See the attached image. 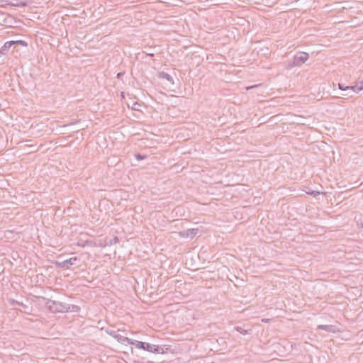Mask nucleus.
<instances>
[{
  "mask_svg": "<svg viewBox=\"0 0 363 363\" xmlns=\"http://www.w3.org/2000/svg\"><path fill=\"white\" fill-rule=\"evenodd\" d=\"M3 54V49H0V55Z\"/></svg>",
  "mask_w": 363,
  "mask_h": 363,
  "instance_id": "393cba45",
  "label": "nucleus"
},
{
  "mask_svg": "<svg viewBox=\"0 0 363 363\" xmlns=\"http://www.w3.org/2000/svg\"><path fill=\"white\" fill-rule=\"evenodd\" d=\"M362 89H363V82H361L359 86L357 87V91H362Z\"/></svg>",
  "mask_w": 363,
  "mask_h": 363,
  "instance_id": "a211bd4d",
  "label": "nucleus"
},
{
  "mask_svg": "<svg viewBox=\"0 0 363 363\" xmlns=\"http://www.w3.org/2000/svg\"><path fill=\"white\" fill-rule=\"evenodd\" d=\"M309 57L308 53L304 52H299L294 57V65L301 66L302 64L306 62Z\"/></svg>",
  "mask_w": 363,
  "mask_h": 363,
  "instance_id": "39448f33",
  "label": "nucleus"
},
{
  "mask_svg": "<svg viewBox=\"0 0 363 363\" xmlns=\"http://www.w3.org/2000/svg\"><path fill=\"white\" fill-rule=\"evenodd\" d=\"M9 303L11 306H21V307L24 309L23 311V313H25L26 314H31V308H29L28 306H26V304H24L22 302H19L16 300H14V299H10L9 301ZM21 312H23V311L21 310Z\"/></svg>",
  "mask_w": 363,
  "mask_h": 363,
  "instance_id": "0eeeda50",
  "label": "nucleus"
},
{
  "mask_svg": "<svg viewBox=\"0 0 363 363\" xmlns=\"http://www.w3.org/2000/svg\"><path fill=\"white\" fill-rule=\"evenodd\" d=\"M338 86H339V89H341L342 91H347V89H349L350 88V86H345V87H343L342 85L340 83H338Z\"/></svg>",
  "mask_w": 363,
  "mask_h": 363,
  "instance_id": "f3484780",
  "label": "nucleus"
},
{
  "mask_svg": "<svg viewBox=\"0 0 363 363\" xmlns=\"http://www.w3.org/2000/svg\"><path fill=\"white\" fill-rule=\"evenodd\" d=\"M310 194H312V195H313V196H316V195L319 194V192H318V191H312V192H311V193H310Z\"/></svg>",
  "mask_w": 363,
  "mask_h": 363,
  "instance_id": "412c9836",
  "label": "nucleus"
},
{
  "mask_svg": "<svg viewBox=\"0 0 363 363\" xmlns=\"http://www.w3.org/2000/svg\"><path fill=\"white\" fill-rule=\"evenodd\" d=\"M147 157L146 155H143L141 154H136L135 155V158L138 160H143L144 159H145Z\"/></svg>",
  "mask_w": 363,
  "mask_h": 363,
  "instance_id": "4468645a",
  "label": "nucleus"
},
{
  "mask_svg": "<svg viewBox=\"0 0 363 363\" xmlns=\"http://www.w3.org/2000/svg\"><path fill=\"white\" fill-rule=\"evenodd\" d=\"M157 77L164 83L167 87H169L171 85L174 84V79L172 77L164 72H159L157 73Z\"/></svg>",
  "mask_w": 363,
  "mask_h": 363,
  "instance_id": "423d86ee",
  "label": "nucleus"
},
{
  "mask_svg": "<svg viewBox=\"0 0 363 363\" xmlns=\"http://www.w3.org/2000/svg\"><path fill=\"white\" fill-rule=\"evenodd\" d=\"M120 93H121V98H122V99H125V92L121 91V92H120Z\"/></svg>",
  "mask_w": 363,
  "mask_h": 363,
  "instance_id": "5701e85b",
  "label": "nucleus"
},
{
  "mask_svg": "<svg viewBox=\"0 0 363 363\" xmlns=\"http://www.w3.org/2000/svg\"><path fill=\"white\" fill-rule=\"evenodd\" d=\"M145 50L143 51V53H145L146 55H148L150 57H154L155 53L152 52V50L154 48L152 47H145Z\"/></svg>",
  "mask_w": 363,
  "mask_h": 363,
  "instance_id": "f8f14e48",
  "label": "nucleus"
},
{
  "mask_svg": "<svg viewBox=\"0 0 363 363\" xmlns=\"http://www.w3.org/2000/svg\"><path fill=\"white\" fill-rule=\"evenodd\" d=\"M234 328L236 331L239 332L240 333H241L242 335L249 334L252 331L251 329L245 330V329L242 328L241 326H235Z\"/></svg>",
  "mask_w": 363,
  "mask_h": 363,
  "instance_id": "9b49d317",
  "label": "nucleus"
},
{
  "mask_svg": "<svg viewBox=\"0 0 363 363\" xmlns=\"http://www.w3.org/2000/svg\"><path fill=\"white\" fill-rule=\"evenodd\" d=\"M318 330H323L329 333H335L337 331V328L335 325H318Z\"/></svg>",
  "mask_w": 363,
  "mask_h": 363,
  "instance_id": "6e6552de",
  "label": "nucleus"
},
{
  "mask_svg": "<svg viewBox=\"0 0 363 363\" xmlns=\"http://www.w3.org/2000/svg\"><path fill=\"white\" fill-rule=\"evenodd\" d=\"M14 44H19L23 46H27V43L25 42L24 40H21L14 41Z\"/></svg>",
  "mask_w": 363,
  "mask_h": 363,
  "instance_id": "2eb2a0df",
  "label": "nucleus"
},
{
  "mask_svg": "<svg viewBox=\"0 0 363 363\" xmlns=\"http://www.w3.org/2000/svg\"><path fill=\"white\" fill-rule=\"evenodd\" d=\"M130 345H134L138 349L143 350L155 354H164L169 350V348L165 345L160 346L133 339Z\"/></svg>",
  "mask_w": 363,
  "mask_h": 363,
  "instance_id": "f257e3e1",
  "label": "nucleus"
},
{
  "mask_svg": "<svg viewBox=\"0 0 363 363\" xmlns=\"http://www.w3.org/2000/svg\"><path fill=\"white\" fill-rule=\"evenodd\" d=\"M119 242V239L117 236L113 237V239L110 240V245L116 244Z\"/></svg>",
  "mask_w": 363,
  "mask_h": 363,
  "instance_id": "dca6fc26",
  "label": "nucleus"
},
{
  "mask_svg": "<svg viewBox=\"0 0 363 363\" xmlns=\"http://www.w3.org/2000/svg\"><path fill=\"white\" fill-rule=\"evenodd\" d=\"M105 331L108 335L113 337L118 342H127L128 345H130L131 343L132 339L121 335L120 334L118 333V331L114 330L112 328H106Z\"/></svg>",
  "mask_w": 363,
  "mask_h": 363,
  "instance_id": "7ed1b4c3",
  "label": "nucleus"
},
{
  "mask_svg": "<svg viewBox=\"0 0 363 363\" xmlns=\"http://www.w3.org/2000/svg\"><path fill=\"white\" fill-rule=\"evenodd\" d=\"M13 45H14V41H7L4 43V46L1 48L3 51L6 49L10 48Z\"/></svg>",
  "mask_w": 363,
  "mask_h": 363,
  "instance_id": "ddd939ff",
  "label": "nucleus"
},
{
  "mask_svg": "<svg viewBox=\"0 0 363 363\" xmlns=\"http://www.w3.org/2000/svg\"><path fill=\"white\" fill-rule=\"evenodd\" d=\"M262 321H263V322H266V323H267V322L268 321V320H267V319H264H264H263V320H262Z\"/></svg>",
  "mask_w": 363,
  "mask_h": 363,
  "instance_id": "a878e982",
  "label": "nucleus"
},
{
  "mask_svg": "<svg viewBox=\"0 0 363 363\" xmlns=\"http://www.w3.org/2000/svg\"><path fill=\"white\" fill-rule=\"evenodd\" d=\"M198 232L199 230L197 228H191L186 230L185 232L182 233V235L183 237H189L191 238H193L197 235Z\"/></svg>",
  "mask_w": 363,
  "mask_h": 363,
  "instance_id": "1a4fd4ad",
  "label": "nucleus"
},
{
  "mask_svg": "<svg viewBox=\"0 0 363 363\" xmlns=\"http://www.w3.org/2000/svg\"><path fill=\"white\" fill-rule=\"evenodd\" d=\"M39 298L44 301H46L45 307L51 313H66L67 303L50 299H46L45 297L42 296Z\"/></svg>",
  "mask_w": 363,
  "mask_h": 363,
  "instance_id": "f03ea898",
  "label": "nucleus"
},
{
  "mask_svg": "<svg viewBox=\"0 0 363 363\" xmlns=\"http://www.w3.org/2000/svg\"><path fill=\"white\" fill-rule=\"evenodd\" d=\"M77 261H79V258L73 257L62 262L54 261L53 264L57 268L69 269L71 265L75 264Z\"/></svg>",
  "mask_w": 363,
  "mask_h": 363,
  "instance_id": "20e7f679",
  "label": "nucleus"
},
{
  "mask_svg": "<svg viewBox=\"0 0 363 363\" xmlns=\"http://www.w3.org/2000/svg\"><path fill=\"white\" fill-rule=\"evenodd\" d=\"M80 307L77 305L67 304L66 313L67 312H75L78 313L80 311Z\"/></svg>",
  "mask_w": 363,
  "mask_h": 363,
  "instance_id": "9d476101",
  "label": "nucleus"
},
{
  "mask_svg": "<svg viewBox=\"0 0 363 363\" xmlns=\"http://www.w3.org/2000/svg\"><path fill=\"white\" fill-rule=\"evenodd\" d=\"M357 225H360L361 228H363V223H359L357 221Z\"/></svg>",
  "mask_w": 363,
  "mask_h": 363,
  "instance_id": "b1692460",
  "label": "nucleus"
},
{
  "mask_svg": "<svg viewBox=\"0 0 363 363\" xmlns=\"http://www.w3.org/2000/svg\"><path fill=\"white\" fill-rule=\"evenodd\" d=\"M132 104H133L132 108L135 109V110L137 108L135 107H134V106H136V105L140 106L139 104H138L137 102H134V101L132 102Z\"/></svg>",
  "mask_w": 363,
  "mask_h": 363,
  "instance_id": "6ab92c4d",
  "label": "nucleus"
},
{
  "mask_svg": "<svg viewBox=\"0 0 363 363\" xmlns=\"http://www.w3.org/2000/svg\"><path fill=\"white\" fill-rule=\"evenodd\" d=\"M258 85H254V86H247L246 87V89L247 91L250 89H252V88H255V87H257Z\"/></svg>",
  "mask_w": 363,
  "mask_h": 363,
  "instance_id": "aec40b11",
  "label": "nucleus"
},
{
  "mask_svg": "<svg viewBox=\"0 0 363 363\" xmlns=\"http://www.w3.org/2000/svg\"><path fill=\"white\" fill-rule=\"evenodd\" d=\"M123 75V72H119V73H118V74H117V77H118V79H120Z\"/></svg>",
  "mask_w": 363,
  "mask_h": 363,
  "instance_id": "4be33fe9",
  "label": "nucleus"
}]
</instances>
